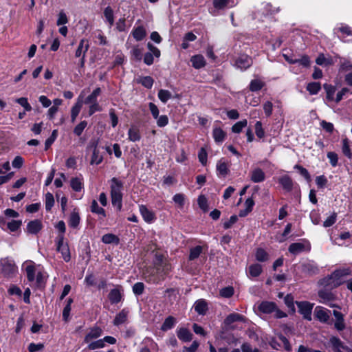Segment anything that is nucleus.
<instances>
[{
	"mask_svg": "<svg viewBox=\"0 0 352 352\" xmlns=\"http://www.w3.org/2000/svg\"><path fill=\"white\" fill-rule=\"evenodd\" d=\"M349 268H340L336 270L331 275L321 280V285L329 289L338 287L344 282V278L351 274Z\"/></svg>",
	"mask_w": 352,
	"mask_h": 352,
	"instance_id": "f257e3e1",
	"label": "nucleus"
},
{
	"mask_svg": "<svg viewBox=\"0 0 352 352\" xmlns=\"http://www.w3.org/2000/svg\"><path fill=\"white\" fill-rule=\"evenodd\" d=\"M111 203L113 206H116L119 211L121 210L122 204V189L123 188V183L118 180L116 177H113L111 179Z\"/></svg>",
	"mask_w": 352,
	"mask_h": 352,
	"instance_id": "f03ea898",
	"label": "nucleus"
},
{
	"mask_svg": "<svg viewBox=\"0 0 352 352\" xmlns=\"http://www.w3.org/2000/svg\"><path fill=\"white\" fill-rule=\"evenodd\" d=\"M318 297L320 302L325 304L330 307L341 309L338 305L333 303V301L336 299V296L327 289H320L318 292Z\"/></svg>",
	"mask_w": 352,
	"mask_h": 352,
	"instance_id": "7ed1b4c3",
	"label": "nucleus"
},
{
	"mask_svg": "<svg viewBox=\"0 0 352 352\" xmlns=\"http://www.w3.org/2000/svg\"><path fill=\"white\" fill-rule=\"evenodd\" d=\"M299 268L300 271L307 276H312L318 274L319 268L316 263L312 261H307L302 263Z\"/></svg>",
	"mask_w": 352,
	"mask_h": 352,
	"instance_id": "20e7f679",
	"label": "nucleus"
},
{
	"mask_svg": "<svg viewBox=\"0 0 352 352\" xmlns=\"http://www.w3.org/2000/svg\"><path fill=\"white\" fill-rule=\"evenodd\" d=\"M298 311L303 318L309 321L311 320V311L314 305L307 301L296 302Z\"/></svg>",
	"mask_w": 352,
	"mask_h": 352,
	"instance_id": "39448f33",
	"label": "nucleus"
},
{
	"mask_svg": "<svg viewBox=\"0 0 352 352\" xmlns=\"http://www.w3.org/2000/svg\"><path fill=\"white\" fill-rule=\"evenodd\" d=\"M330 313L329 310L320 306H317L314 311L316 318L322 323H329Z\"/></svg>",
	"mask_w": 352,
	"mask_h": 352,
	"instance_id": "423d86ee",
	"label": "nucleus"
},
{
	"mask_svg": "<svg viewBox=\"0 0 352 352\" xmlns=\"http://www.w3.org/2000/svg\"><path fill=\"white\" fill-rule=\"evenodd\" d=\"M252 64V58L246 55H240L235 60L234 65L241 69L245 70L249 68Z\"/></svg>",
	"mask_w": 352,
	"mask_h": 352,
	"instance_id": "0eeeda50",
	"label": "nucleus"
},
{
	"mask_svg": "<svg viewBox=\"0 0 352 352\" xmlns=\"http://www.w3.org/2000/svg\"><path fill=\"white\" fill-rule=\"evenodd\" d=\"M56 250L61 253L65 261H69L71 258L70 252L68 245L67 244H64L63 236L60 237L58 239Z\"/></svg>",
	"mask_w": 352,
	"mask_h": 352,
	"instance_id": "6e6552de",
	"label": "nucleus"
},
{
	"mask_svg": "<svg viewBox=\"0 0 352 352\" xmlns=\"http://www.w3.org/2000/svg\"><path fill=\"white\" fill-rule=\"evenodd\" d=\"M156 272L158 274L159 277L157 279H155L154 282H158L160 280H164L165 276L168 274V272L171 270L170 265L167 262L166 263H162L155 267Z\"/></svg>",
	"mask_w": 352,
	"mask_h": 352,
	"instance_id": "1a4fd4ad",
	"label": "nucleus"
},
{
	"mask_svg": "<svg viewBox=\"0 0 352 352\" xmlns=\"http://www.w3.org/2000/svg\"><path fill=\"white\" fill-rule=\"evenodd\" d=\"M139 210L146 223H151L156 219L155 213L149 210L145 205H140Z\"/></svg>",
	"mask_w": 352,
	"mask_h": 352,
	"instance_id": "9d476101",
	"label": "nucleus"
},
{
	"mask_svg": "<svg viewBox=\"0 0 352 352\" xmlns=\"http://www.w3.org/2000/svg\"><path fill=\"white\" fill-rule=\"evenodd\" d=\"M1 273L3 274L4 276H10L13 274L16 270V267L14 264L7 259L1 260Z\"/></svg>",
	"mask_w": 352,
	"mask_h": 352,
	"instance_id": "9b49d317",
	"label": "nucleus"
},
{
	"mask_svg": "<svg viewBox=\"0 0 352 352\" xmlns=\"http://www.w3.org/2000/svg\"><path fill=\"white\" fill-rule=\"evenodd\" d=\"M122 287L118 285L110 291L108 298L111 304H117L121 301L122 298Z\"/></svg>",
	"mask_w": 352,
	"mask_h": 352,
	"instance_id": "f8f14e48",
	"label": "nucleus"
},
{
	"mask_svg": "<svg viewBox=\"0 0 352 352\" xmlns=\"http://www.w3.org/2000/svg\"><path fill=\"white\" fill-rule=\"evenodd\" d=\"M329 343L334 352H342V350L345 351L348 349V346L344 345L340 338L336 336H331L329 338Z\"/></svg>",
	"mask_w": 352,
	"mask_h": 352,
	"instance_id": "ddd939ff",
	"label": "nucleus"
},
{
	"mask_svg": "<svg viewBox=\"0 0 352 352\" xmlns=\"http://www.w3.org/2000/svg\"><path fill=\"white\" fill-rule=\"evenodd\" d=\"M102 331L99 327H94L90 329L89 332L86 335L84 339V342L89 343L91 340L97 339L102 336Z\"/></svg>",
	"mask_w": 352,
	"mask_h": 352,
	"instance_id": "4468645a",
	"label": "nucleus"
},
{
	"mask_svg": "<svg viewBox=\"0 0 352 352\" xmlns=\"http://www.w3.org/2000/svg\"><path fill=\"white\" fill-rule=\"evenodd\" d=\"M333 314L336 318V322L334 327L338 331H342L345 329V323L344 319V315L336 310L333 311Z\"/></svg>",
	"mask_w": 352,
	"mask_h": 352,
	"instance_id": "2eb2a0df",
	"label": "nucleus"
},
{
	"mask_svg": "<svg viewBox=\"0 0 352 352\" xmlns=\"http://www.w3.org/2000/svg\"><path fill=\"white\" fill-rule=\"evenodd\" d=\"M43 228L41 221L38 219L30 221L27 225V232L32 234H37Z\"/></svg>",
	"mask_w": 352,
	"mask_h": 352,
	"instance_id": "dca6fc26",
	"label": "nucleus"
},
{
	"mask_svg": "<svg viewBox=\"0 0 352 352\" xmlns=\"http://www.w3.org/2000/svg\"><path fill=\"white\" fill-rule=\"evenodd\" d=\"M276 305L273 302L263 301L258 306V310L263 314H271L276 310Z\"/></svg>",
	"mask_w": 352,
	"mask_h": 352,
	"instance_id": "f3484780",
	"label": "nucleus"
},
{
	"mask_svg": "<svg viewBox=\"0 0 352 352\" xmlns=\"http://www.w3.org/2000/svg\"><path fill=\"white\" fill-rule=\"evenodd\" d=\"M89 48V41L85 39L80 40L79 45L76 50L75 56L78 58L82 56V55L85 56Z\"/></svg>",
	"mask_w": 352,
	"mask_h": 352,
	"instance_id": "a211bd4d",
	"label": "nucleus"
},
{
	"mask_svg": "<svg viewBox=\"0 0 352 352\" xmlns=\"http://www.w3.org/2000/svg\"><path fill=\"white\" fill-rule=\"evenodd\" d=\"M250 179L254 183L262 182L265 179V173L261 168H256L251 172Z\"/></svg>",
	"mask_w": 352,
	"mask_h": 352,
	"instance_id": "6ab92c4d",
	"label": "nucleus"
},
{
	"mask_svg": "<svg viewBox=\"0 0 352 352\" xmlns=\"http://www.w3.org/2000/svg\"><path fill=\"white\" fill-rule=\"evenodd\" d=\"M178 338L183 342H190L192 339V333L184 327L179 328L177 331Z\"/></svg>",
	"mask_w": 352,
	"mask_h": 352,
	"instance_id": "aec40b11",
	"label": "nucleus"
},
{
	"mask_svg": "<svg viewBox=\"0 0 352 352\" xmlns=\"http://www.w3.org/2000/svg\"><path fill=\"white\" fill-rule=\"evenodd\" d=\"M217 170L219 174L223 177H226L229 173L230 170L228 164L223 158H221L217 162Z\"/></svg>",
	"mask_w": 352,
	"mask_h": 352,
	"instance_id": "412c9836",
	"label": "nucleus"
},
{
	"mask_svg": "<svg viewBox=\"0 0 352 352\" xmlns=\"http://www.w3.org/2000/svg\"><path fill=\"white\" fill-rule=\"evenodd\" d=\"M129 311L125 309L120 311L115 317L113 323L115 326H120L126 321Z\"/></svg>",
	"mask_w": 352,
	"mask_h": 352,
	"instance_id": "4be33fe9",
	"label": "nucleus"
},
{
	"mask_svg": "<svg viewBox=\"0 0 352 352\" xmlns=\"http://www.w3.org/2000/svg\"><path fill=\"white\" fill-rule=\"evenodd\" d=\"M190 61L192 67L195 69H200L205 66L206 60L202 55H195L192 56Z\"/></svg>",
	"mask_w": 352,
	"mask_h": 352,
	"instance_id": "5701e85b",
	"label": "nucleus"
},
{
	"mask_svg": "<svg viewBox=\"0 0 352 352\" xmlns=\"http://www.w3.org/2000/svg\"><path fill=\"white\" fill-rule=\"evenodd\" d=\"M236 321H245L244 316L238 313L230 314L224 320V323L226 325H230Z\"/></svg>",
	"mask_w": 352,
	"mask_h": 352,
	"instance_id": "b1692460",
	"label": "nucleus"
},
{
	"mask_svg": "<svg viewBox=\"0 0 352 352\" xmlns=\"http://www.w3.org/2000/svg\"><path fill=\"white\" fill-rule=\"evenodd\" d=\"M208 309V305L204 300H198L195 303V310L200 315H204Z\"/></svg>",
	"mask_w": 352,
	"mask_h": 352,
	"instance_id": "393cba45",
	"label": "nucleus"
},
{
	"mask_svg": "<svg viewBox=\"0 0 352 352\" xmlns=\"http://www.w3.org/2000/svg\"><path fill=\"white\" fill-rule=\"evenodd\" d=\"M132 34L137 41H140L146 36V31L143 26H138L133 30Z\"/></svg>",
	"mask_w": 352,
	"mask_h": 352,
	"instance_id": "a878e982",
	"label": "nucleus"
},
{
	"mask_svg": "<svg viewBox=\"0 0 352 352\" xmlns=\"http://www.w3.org/2000/svg\"><path fill=\"white\" fill-rule=\"evenodd\" d=\"M136 82L147 89H151L153 85L154 80L149 76H140L136 79Z\"/></svg>",
	"mask_w": 352,
	"mask_h": 352,
	"instance_id": "bb28decb",
	"label": "nucleus"
},
{
	"mask_svg": "<svg viewBox=\"0 0 352 352\" xmlns=\"http://www.w3.org/2000/svg\"><path fill=\"white\" fill-rule=\"evenodd\" d=\"M342 152L349 159H352V152L350 148V141L345 138L342 141Z\"/></svg>",
	"mask_w": 352,
	"mask_h": 352,
	"instance_id": "cd10ccee",
	"label": "nucleus"
},
{
	"mask_svg": "<svg viewBox=\"0 0 352 352\" xmlns=\"http://www.w3.org/2000/svg\"><path fill=\"white\" fill-rule=\"evenodd\" d=\"M176 323V319L173 316L167 317L164 322H163L161 330L163 331H166L169 329H171Z\"/></svg>",
	"mask_w": 352,
	"mask_h": 352,
	"instance_id": "c85d7f7f",
	"label": "nucleus"
},
{
	"mask_svg": "<svg viewBox=\"0 0 352 352\" xmlns=\"http://www.w3.org/2000/svg\"><path fill=\"white\" fill-rule=\"evenodd\" d=\"M91 212L93 213H96V214H98L99 215L101 216V219H103L104 217H106V213H105V210L104 208L100 207L98 204V202L94 199L92 201H91Z\"/></svg>",
	"mask_w": 352,
	"mask_h": 352,
	"instance_id": "c756f323",
	"label": "nucleus"
},
{
	"mask_svg": "<svg viewBox=\"0 0 352 352\" xmlns=\"http://www.w3.org/2000/svg\"><path fill=\"white\" fill-rule=\"evenodd\" d=\"M212 135L216 142L221 143L225 140L226 133L221 128H214Z\"/></svg>",
	"mask_w": 352,
	"mask_h": 352,
	"instance_id": "7c9ffc66",
	"label": "nucleus"
},
{
	"mask_svg": "<svg viewBox=\"0 0 352 352\" xmlns=\"http://www.w3.org/2000/svg\"><path fill=\"white\" fill-rule=\"evenodd\" d=\"M129 140L131 142L139 141L141 138L140 131L138 128L132 126L128 131Z\"/></svg>",
	"mask_w": 352,
	"mask_h": 352,
	"instance_id": "2f4dec72",
	"label": "nucleus"
},
{
	"mask_svg": "<svg viewBox=\"0 0 352 352\" xmlns=\"http://www.w3.org/2000/svg\"><path fill=\"white\" fill-rule=\"evenodd\" d=\"M101 94V89L100 87H97L95 89L93 92L88 96L85 100V104H91V103H96L97 102V98L98 96Z\"/></svg>",
	"mask_w": 352,
	"mask_h": 352,
	"instance_id": "473e14b6",
	"label": "nucleus"
},
{
	"mask_svg": "<svg viewBox=\"0 0 352 352\" xmlns=\"http://www.w3.org/2000/svg\"><path fill=\"white\" fill-rule=\"evenodd\" d=\"M102 241L106 244H118L120 242L119 238L113 234H106L102 237Z\"/></svg>",
	"mask_w": 352,
	"mask_h": 352,
	"instance_id": "72a5a7b5",
	"label": "nucleus"
},
{
	"mask_svg": "<svg viewBox=\"0 0 352 352\" xmlns=\"http://www.w3.org/2000/svg\"><path fill=\"white\" fill-rule=\"evenodd\" d=\"M80 216L78 212L73 211L69 217V225L73 228H76L80 223Z\"/></svg>",
	"mask_w": 352,
	"mask_h": 352,
	"instance_id": "f704fd0d",
	"label": "nucleus"
},
{
	"mask_svg": "<svg viewBox=\"0 0 352 352\" xmlns=\"http://www.w3.org/2000/svg\"><path fill=\"white\" fill-rule=\"evenodd\" d=\"M279 183L282 185V186L287 190L289 191L292 189V180L291 178L285 175L279 179Z\"/></svg>",
	"mask_w": 352,
	"mask_h": 352,
	"instance_id": "c9c22d12",
	"label": "nucleus"
},
{
	"mask_svg": "<svg viewBox=\"0 0 352 352\" xmlns=\"http://www.w3.org/2000/svg\"><path fill=\"white\" fill-rule=\"evenodd\" d=\"M262 272V266L260 264L255 263L249 267V273L252 277L258 276Z\"/></svg>",
	"mask_w": 352,
	"mask_h": 352,
	"instance_id": "e433bc0d",
	"label": "nucleus"
},
{
	"mask_svg": "<svg viewBox=\"0 0 352 352\" xmlns=\"http://www.w3.org/2000/svg\"><path fill=\"white\" fill-rule=\"evenodd\" d=\"M305 245L300 243H293L289 246V252L294 254H297L304 250Z\"/></svg>",
	"mask_w": 352,
	"mask_h": 352,
	"instance_id": "4c0bfd02",
	"label": "nucleus"
},
{
	"mask_svg": "<svg viewBox=\"0 0 352 352\" xmlns=\"http://www.w3.org/2000/svg\"><path fill=\"white\" fill-rule=\"evenodd\" d=\"M70 185L72 188L76 191L79 192L82 188V179L78 177H73L71 179Z\"/></svg>",
	"mask_w": 352,
	"mask_h": 352,
	"instance_id": "58836bf2",
	"label": "nucleus"
},
{
	"mask_svg": "<svg viewBox=\"0 0 352 352\" xmlns=\"http://www.w3.org/2000/svg\"><path fill=\"white\" fill-rule=\"evenodd\" d=\"M264 85V82L261 80L254 79L250 82V90L252 91H259L263 87Z\"/></svg>",
	"mask_w": 352,
	"mask_h": 352,
	"instance_id": "ea45409f",
	"label": "nucleus"
},
{
	"mask_svg": "<svg viewBox=\"0 0 352 352\" xmlns=\"http://www.w3.org/2000/svg\"><path fill=\"white\" fill-rule=\"evenodd\" d=\"M247 124L248 121L245 119L239 121L232 126V131L235 133H239Z\"/></svg>",
	"mask_w": 352,
	"mask_h": 352,
	"instance_id": "a19ab883",
	"label": "nucleus"
},
{
	"mask_svg": "<svg viewBox=\"0 0 352 352\" xmlns=\"http://www.w3.org/2000/svg\"><path fill=\"white\" fill-rule=\"evenodd\" d=\"M22 221L21 220H12L7 223V228L10 232L17 231L21 226Z\"/></svg>",
	"mask_w": 352,
	"mask_h": 352,
	"instance_id": "79ce46f5",
	"label": "nucleus"
},
{
	"mask_svg": "<svg viewBox=\"0 0 352 352\" xmlns=\"http://www.w3.org/2000/svg\"><path fill=\"white\" fill-rule=\"evenodd\" d=\"M320 82H310L307 86V90L310 93V94L314 95L318 93L320 90Z\"/></svg>",
	"mask_w": 352,
	"mask_h": 352,
	"instance_id": "37998d69",
	"label": "nucleus"
},
{
	"mask_svg": "<svg viewBox=\"0 0 352 352\" xmlns=\"http://www.w3.org/2000/svg\"><path fill=\"white\" fill-rule=\"evenodd\" d=\"M202 247L200 245L191 248L190 250L189 260L193 261L197 258L202 252Z\"/></svg>",
	"mask_w": 352,
	"mask_h": 352,
	"instance_id": "c03bdc74",
	"label": "nucleus"
},
{
	"mask_svg": "<svg viewBox=\"0 0 352 352\" xmlns=\"http://www.w3.org/2000/svg\"><path fill=\"white\" fill-rule=\"evenodd\" d=\"M82 108V102L78 101L72 108L71 111L72 122H74L76 117L79 114Z\"/></svg>",
	"mask_w": 352,
	"mask_h": 352,
	"instance_id": "a18cd8bd",
	"label": "nucleus"
},
{
	"mask_svg": "<svg viewBox=\"0 0 352 352\" xmlns=\"http://www.w3.org/2000/svg\"><path fill=\"white\" fill-rule=\"evenodd\" d=\"M104 15L110 26L113 25L114 22L113 11L110 6H107L104 10Z\"/></svg>",
	"mask_w": 352,
	"mask_h": 352,
	"instance_id": "49530a36",
	"label": "nucleus"
},
{
	"mask_svg": "<svg viewBox=\"0 0 352 352\" xmlns=\"http://www.w3.org/2000/svg\"><path fill=\"white\" fill-rule=\"evenodd\" d=\"M256 258L260 262H264L268 260V254L262 248H258L256 252Z\"/></svg>",
	"mask_w": 352,
	"mask_h": 352,
	"instance_id": "de8ad7c7",
	"label": "nucleus"
},
{
	"mask_svg": "<svg viewBox=\"0 0 352 352\" xmlns=\"http://www.w3.org/2000/svg\"><path fill=\"white\" fill-rule=\"evenodd\" d=\"M171 97L172 94L168 90L160 89L158 92V98L164 103H166Z\"/></svg>",
	"mask_w": 352,
	"mask_h": 352,
	"instance_id": "09e8293b",
	"label": "nucleus"
},
{
	"mask_svg": "<svg viewBox=\"0 0 352 352\" xmlns=\"http://www.w3.org/2000/svg\"><path fill=\"white\" fill-rule=\"evenodd\" d=\"M323 87L327 93V99L328 100H333V95L336 91L335 87L333 85L329 84H324Z\"/></svg>",
	"mask_w": 352,
	"mask_h": 352,
	"instance_id": "8fccbe9b",
	"label": "nucleus"
},
{
	"mask_svg": "<svg viewBox=\"0 0 352 352\" xmlns=\"http://www.w3.org/2000/svg\"><path fill=\"white\" fill-rule=\"evenodd\" d=\"M54 204V198L52 193L47 192L45 195V208L46 210H51Z\"/></svg>",
	"mask_w": 352,
	"mask_h": 352,
	"instance_id": "3c124183",
	"label": "nucleus"
},
{
	"mask_svg": "<svg viewBox=\"0 0 352 352\" xmlns=\"http://www.w3.org/2000/svg\"><path fill=\"white\" fill-rule=\"evenodd\" d=\"M58 136V131L56 129L54 130L52 133V135L50 138H48L45 142V150L47 151L51 145L54 143Z\"/></svg>",
	"mask_w": 352,
	"mask_h": 352,
	"instance_id": "603ef678",
	"label": "nucleus"
},
{
	"mask_svg": "<svg viewBox=\"0 0 352 352\" xmlns=\"http://www.w3.org/2000/svg\"><path fill=\"white\" fill-rule=\"evenodd\" d=\"M103 157L100 155L99 151L98 149H95L93 151L91 159V164H99L102 162Z\"/></svg>",
	"mask_w": 352,
	"mask_h": 352,
	"instance_id": "864d4df0",
	"label": "nucleus"
},
{
	"mask_svg": "<svg viewBox=\"0 0 352 352\" xmlns=\"http://www.w3.org/2000/svg\"><path fill=\"white\" fill-rule=\"evenodd\" d=\"M144 290V285L142 282H138L133 286V292L136 296L142 295Z\"/></svg>",
	"mask_w": 352,
	"mask_h": 352,
	"instance_id": "5fc2aeb1",
	"label": "nucleus"
},
{
	"mask_svg": "<svg viewBox=\"0 0 352 352\" xmlns=\"http://www.w3.org/2000/svg\"><path fill=\"white\" fill-rule=\"evenodd\" d=\"M104 346V340L102 339L90 342L87 346L89 350H95L97 349L103 348Z\"/></svg>",
	"mask_w": 352,
	"mask_h": 352,
	"instance_id": "6e6d98bb",
	"label": "nucleus"
},
{
	"mask_svg": "<svg viewBox=\"0 0 352 352\" xmlns=\"http://www.w3.org/2000/svg\"><path fill=\"white\" fill-rule=\"evenodd\" d=\"M27 278L30 282H32L35 278V268L33 265H28L25 268Z\"/></svg>",
	"mask_w": 352,
	"mask_h": 352,
	"instance_id": "4d7b16f0",
	"label": "nucleus"
},
{
	"mask_svg": "<svg viewBox=\"0 0 352 352\" xmlns=\"http://www.w3.org/2000/svg\"><path fill=\"white\" fill-rule=\"evenodd\" d=\"M87 125V122L85 120H83L80 122L78 125L76 126V127L74 129V133L80 136L82 133L83 130L85 129V127Z\"/></svg>",
	"mask_w": 352,
	"mask_h": 352,
	"instance_id": "13d9d810",
	"label": "nucleus"
},
{
	"mask_svg": "<svg viewBox=\"0 0 352 352\" xmlns=\"http://www.w3.org/2000/svg\"><path fill=\"white\" fill-rule=\"evenodd\" d=\"M198 205L204 212L208 210V201L205 196L200 195L197 199Z\"/></svg>",
	"mask_w": 352,
	"mask_h": 352,
	"instance_id": "bf43d9fd",
	"label": "nucleus"
},
{
	"mask_svg": "<svg viewBox=\"0 0 352 352\" xmlns=\"http://www.w3.org/2000/svg\"><path fill=\"white\" fill-rule=\"evenodd\" d=\"M16 102L21 105L25 111H30L32 110V107L28 102V99L26 98L22 97L16 99Z\"/></svg>",
	"mask_w": 352,
	"mask_h": 352,
	"instance_id": "052dcab7",
	"label": "nucleus"
},
{
	"mask_svg": "<svg viewBox=\"0 0 352 352\" xmlns=\"http://www.w3.org/2000/svg\"><path fill=\"white\" fill-rule=\"evenodd\" d=\"M284 301L289 309H290L292 311H295L294 298L291 294H287L285 297Z\"/></svg>",
	"mask_w": 352,
	"mask_h": 352,
	"instance_id": "680f3d73",
	"label": "nucleus"
},
{
	"mask_svg": "<svg viewBox=\"0 0 352 352\" xmlns=\"http://www.w3.org/2000/svg\"><path fill=\"white\" fill-rule=\"evenodd\" d=\"M234 294V289L232 287H226L220 290V295L222 297L230 298Z\"/></svg>",
	"mask_w": 352,
	"mask_h": 352,
	"instance_id": "e2e57ef3",
	"label": "nucleus"
},
{
	"mask_svg": "<svg viewBox=\"0 0 352 352\" xmlns=\"http://www.w3.org/2000/svg\"><path fill=\"white\" fill-rule=\"evenodd\" d=\"M207 152L204 148H201L198 153V158L202 165H206L207 163Z\"/></svg>",
	"mask_w": 352,
	"mask_h": 352,
	"instance_id": "0e129e2a",
	"label": "nucleus"
},
{
	"mask_svg": "<svg viewBox=\"0 0 352 352\" xmlns=\"http://www.w3.org/2000/svg\"><path fill=\"white\" fill-rule=\"evenodd\" d=\"M337 214L333 212L330 217H329L323 223V226L325 228L333 226L336 221Z\"/></svg>",
	"mask_w": 352,
	"mask_h": 352,
	"instance_id": "69168bd1",
	"label": "nucleus"
},
{
	"mask_svg": "<svg viewBox=\"0 0 352 352\" xmlns=\"http://www.w3.org/2000/svg\"><path fill=\"white\" fill-rule=\"evenodd\" d=\"M327 157L329 160V162L332 166L335 167L338 165V157L337 153L335 152H328Z\"/></svg>",
	"mask_w": 352,
	"mask_h": 352,
	"instance_id": "338daca9",
	"label": "nucleus"
},
{
	"mask_svg": "<svg viewBox=\"0 0 352 352\" xmlns=\"http://www.w3.org/2000/svg\"><path fill=\"white\" fill-rule=\"evenodd\" d=\"M255 133L258 138H262L265 135V131L262 127V123L260 121H257L255 124Z\"/></svg>",
	"mask_w": 352,
	"mask_h": 352,
	"instance_id": "774afa93",
	"label": "nucleus"
}]
</instances>
